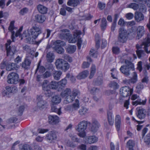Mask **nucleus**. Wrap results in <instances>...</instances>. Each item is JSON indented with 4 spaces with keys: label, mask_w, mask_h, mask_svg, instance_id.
Returning <instances> with one entry per match:
<instances>
[{
    "label": "nucleus",
    "mask_w": 150,
    "mask_h": 150,
    "mask_svg": "<svg viewBox=\"0 0 150 150\" xmlns=\"http://www.w3.org/2000/svg\"><path fill=\"white\" fill-rule=\"evenodd\" d=\"M22 29V27H21L16 33L15 36L16 37L19 36L21 40L25 38L26 42L29 43H33L38 35L41 33V28L35 26L24 31L22 35L21 33Z\"/></svg>",
    "instance_id": "1"
},
{
    "label": "nucleus",
    "mask_w": 150,
    "mask_h": 150,
    "mask_svg": "<svg viewBox=\"0 0 150 150\" xmlns=\"http://www.w3.org/2000/svg\"><path fill=\"white\" fill-rule=\"evenodd\" d=\"M91 124L90 122L85 120H82L80 122L76 127V130L79 133L78 135L82 138L85 137L86 135L85 130L87 129L88 124Z\"/></svg>",
    "instance_id": "2"
},
{
    "label": "nucleus",
    "mask_w": 150,
    "mask_h": 150,
    "mask_svg": "<svg viewBox=\"0 0 150 150\" xmlns=\"http://www.w3.org/2000/svg\"><path fill=\"white\" fill-rule=\"evenodd\" d=\"M125 62L126 65L121 66L120 69L121 72L125 75L129 76L130 74V70H134V65L131 62L127 59L125 60Z\"/></svg>",
    "instance_id": "3"
},
{
    "label": "nucleus",
    "mask_w": 150,
    "mask_h": 150,
    "mask_svg": "<svg viewBox=\"0 0 150 150\" xmlns=\"http://www.w3.org/2000/svg\"><path fill=\"white\" fill-rule=\"evenodd\" d=\"M81 31L76 30L74 32L73 38H69V42L71 43H75L78 41L77 45L79 49H80L82 43L81 39L80 37V35L81 34Z\"/></svg>",
    "instance_id": "4"
},
{
    "label": "nucleus",
    "mask_w": 150,
    "mask_h": 150,
    "mask_svg": "<svg viewBox=\"0 0 150 150\" xmlns=\"http://www.w3.org/2000/svg\"><path fill=\"white\" fill-rule=\"evenodd\" d=\"M55 65L58 69H61L64 71H66L69 67V64L62 59H57L55 62Z\"/></svg>",
    "instance_id": "5"
},
{
    "label": "nucleus",
    "mask_w": 150,
    "mask_h": 150,
    "mask_svg": "<svg viewBox=\"0 0 150 150\" xmlns=\"http://www.w3.org/2000/svg\"><path fill=\"white\" fill-rule=\"evenodd\" d=\"M127 8H131L134 10H139L143 13H145L146 11V7L145 4H140V5L137 3L134 2L131 3L127 5Z\"/></svg>",
    "instance_id": "6"
},
{
    "label": "nucleus",
    "mask_w": 150,
    "mask_h": 150,
    "mask_svg": "<svg viewBox=\"0 0 150 150\" xmlns=\"http://www.w3.org/2000/svg\"><path fill=\"white\" fill-rule=\"evenodd\" d=\"M80 94L79 91L77 90H74L72 91L71 94L66 97L64 101V103L67 104L73 101L76 97Z\"/></svg>",
    "instance_id": "7"
},
{
    "label": "nucleus",
    "mask_w": 150,
    "mask_h": 150,
    "mask_svg": "<svg viewBox=\"0 0 150 150\" xmlns=\"http://www.w3.org/2000/svg\"><path fill=\"white\" fill-rule=\"evenodd\" d=\"M19 81L18 75L14 72L9 74L7 76V82L10 84H17Z\"/></svg>",
    "instance_id": "8"
},
{
    "label": "nucleus",
    "mask_w": 150,
    "mask_h": 150,
    "mask_svg": "<svg viewBox=\"0 0 150 150\" xmlns=\"http://www.w3.org/2000/svg\"><path fill=\"white\" fill-rule=\"evenodd\" d=\"M128 33L127 31L123 28H120L119 30L118 39L119 41L124 42L127 40Z\"/></svg>",
    "instance_id": "9"
},
{
    "label": "nucleus",
    "mask_w": 150,
    "mask_h": 150,
    "mask_svg": "<svg viewBox=\"0 0 150 150\" xmlns=\"http://www.w3.org/2000/svg\"><path fill=\"white\" fill-rule=\"evenodd\" d=\"M57 132L54 131L49 132L46 135L45 139L46 140L50 143H53L57 139Z\"/></svg>",
    "instance_id": "10"
},
{
    "label": "nucleus",
    "mask_w": 150,
    "mask_h": 150,
    "mask_svg": "<svg viewBox=\"0 0 150 150\" xmlns=\"http://www.w3.org/2000/svg\"><path fill=\"white\" fill-rule=\"evenodd\" d=\"M133 91L132 88H131L127 86L122 87L120 90L121 96L124 97L130 96L132 93Z\"/></svg>",
    "instance_id": "11"
},
{
    "label": "nucleus",
    "mask_w": 150,
    "mask_h": 150,
    "mask_svg": "<svg viewBox=\"0 0 150 150\" xmlns=\"http://www.w3.org/2000/svg\"><path fill=\"white\" fill-rule=\"evenodd\" d=\"M11 42V40H8L7 41L6 44L7 51V56H12L13 55L16 51V47L14 46L12 47L9 45Z\"/></svg>",
    "instance_id": "12"
},
{
    "label": "nucleus",
    "mask_w": 150,
    "mask_h": 150,
    "mask_svg": "<svg viewBox=\"0 0 150 150\" xmlns=\"http://www.w3.org/2000/svg\"><path fill=\"white\" fill-rule=\"evenodd\" d=\"M65 43L60 40L56 41L54 43L55 46V49L56 52L59 54H62L64 52V50L61 46L65 45Z\"/></svg>",
    "instance_id": "13"
},
{
    "label": "nucleus",
    "mask_w": 150,
    "mask_h": 150,
    "mask_svg": "<svg viewBox=\"0 0 150 150\" xmlns=\"http://www.w3.org/2000/svg\"><path fill=\"white\" fill-rule=\"evenodd\" d=\"M17 91V89L16 86L10 87L8 86L6 87V90L3 91L2 95L4 96H9L11 93H14Z\"/></svg>",
    "instance_id": "14"
},
{
    "label": "nucleus",
    "mask_w": 150,
    "mask_h": 150,
    "mask_svg": "<svg viewBox=\"0 0 150 150\" xmlns=\"http://www.w3.org/2000/svg\"><path fill=\"white\" fill-rule=\"evenodd\" d=\"M37 106L40 109H43L46 106L47 103L46 101L43 100L42 96H37Z\"/></svg>",
    "instance_id": "15"
},
{
    "label": "nucleus",
    "mask_w": 150,
    "mask_h": 150,
    "mask_svg": "<svg viewBox=\"0 0 150 150\" xmlns=\"http://www.w3.org/2000/svg\"><path fill=\"white\" fill-rule=\"evenodd\" d=\"M59 37L61 39H68L69 40V38H73V37L71 36V34L69 33V30L67 29L61 30Z\"/></svg>",
    "instance_id": "16"
},
{
    "label": "nucleus",
    "mask_w": 150,
    "mask_h": 150,
    "mask_svg": "<svg viewBox=\"0 0 150 150\" xmlns=\"http://www.w3.org/2000/svg\"><path fill=\"white\" fill-rule=\"evenodd\" d=\"M100 126L99 123L96 119H93L92 121V125L90 127L89 129L93 133L96 132Z\"/></svg>",
    "instance_id": "17"
},
{
    "label": "nucleus",
    "mask_w": 150,
    "mask_h": 150,
    "mask_svg": "<svg viewBox=\"0 0 150 150\" xmlns=\"http://www.w3.org/2000/svg\"><path fill=\"white\" fill-rule=\"evenodd\" d=\"M141 48H143L147 53H150V39L148 38L143 42L141 46Z\"/></svg>",
    "instance_id": "18"
},
{
    "label": "nucleus",
    "mask_w": 150,
    "mask_h": 150,
    "mask_svg": "<svg viewBox=\"0 0 150 150\" xmlns=\"http://www.w3.org/2000/svg\"><path fill=\"white\" fill-rule=\"evenodd\" d=\"M140 11H136L135 13L134 18L137 22H139L143 21L144 19V16Z\"/></svg>",
    "instance_id": "19"
},
{
    "label": "nucleus",
    "mask_w": 150,
    "mask_h": 150,
    "mask_svg": "<svg viewBox=\"0 0 150 150\" xmlns=\"http://www.w3.org/2000/svg\"><path fill=\"white\" fill-rule=\"evenodd\" d=\"M121 119L120 115H117L115 118V125L116 129L117 131H119L121 126Z\"/></svg>",
    "instance_id": "20"
},
{
    "label": "nucleus",
    "mask_w": 150,
    "mask_h": 150,
    "mask_svg": "<svg viewBox=\"0 0 150 150\" xmlns=\"http://www.w3.org/2000/svg\"><path fill=\"white\" fill-rule=\"evenodd\" d=\"M48 119L49 122L53 125L57 124L59 122V117L56 115H50Z\"/></svg>",
    "instance_id": "21"
},
{
    "label": "nucleus",
    "mask_w": 150,
    "mask_h": 150,
    "mask_svg": "<svg viewBox=\"0 0 150 150\" xmlns=\"http://www.w3.org/2000/svg\"><path fill=\"white\" fill-rule=\"evenodd\" d=\"M84 0H68L67 4L70 6L73 7H76L79 5L81 2Z\"/></svg>",
    "instance_id": "22"
},
{
    "label": "nucleus",
    "mask_w": 150,
    "mask_h": 150,
    "mask_svg": "<svg viewBox=\"0 0 150 150\" xmlns=\"http://www.w3.org/2000/svg\"><path fill=\"white\" fill-rule=\"evenodd\" d=\"M42 90L44 91L48 92L49 94L50 91L49 83L48 80H44L42 83Z\"/></svg>",
    "instance_id": "23"
},
{
    "label": "nucleus",
    "mask_w": 150,
    "mask_h": 150,
    "mask_svg": "<svg viewBox=\"0 0 150 150\" xmlns=\"http://www.w3.org/2000/svg\"><path fill=\"white\" fill-rule=\"evenodd\" d=\"M86 142L91 144L94 143L98 141V138L95 136H88L86 137Z\"/></svg>",
    "instance_id": "24"
},
{
    "label": "nucleus",
    "mask_w": 150,
    "mask_h": 150,
    "mask_svg": "<svg viewBox=\"0 0 150 150\" xmlns=\"http://www.w3.org/2000/svg\"><path fill=\"white\" fill-rule=\"evenodd\" d=\"M145 32V29L143 26H139L138 27L137 29V37L139 39L142 36Z\"/></svg>",
    "instance_id": "25"
},
{
    "label": "nucleus",
    "mask_w": 150,
    "mask_h": 150,
    "mask_svg": "<svg viewBox=\"0 0 150 150\" xmlns=\"http://www.w3.org/2000/svg\"><path fill=\"white\" fill-rule=\"evenodd\" d=\"M131 99L132 100H135L137 99V100L136 101L132 102V104L133 105H136L137 104H142L141 99L139 98V96L136 94L132 95L131 97Z\"/></svg>",
    "instance_id": "26"
},
{
    "label": "nucleus",
    "mask_w": 150,
    "mask_h": 150,
    "mask_svg": "<svg viewBox=\"0 0 150 150\" xmlns=\"http://www.w3.org/2000/svg\"><path fill=\"white\" fill-rule=\"evenodd\" d=\"M15 21H12L10 23V25L8 27V30L11 31V38L12 40V41H14V32L13 31L14 29V23Z\"/></svg>",
    "instance_id": "27"
},
{
    "label": "nucleus",
    "mask_w": 150,
    "mask_h": 150,
    "mask_svg": "<svg viewBox=\"0 0 150 150\" xmlns=\"http://www.w3.org/2000/svg\"><path fill=\"white\" fill-rule=\"evenodd\" d=\"M51 75V73L48 71H46L44 72L40 76L38 75L37 77V80L38 81H40L41 78H46L49 77Z\"/></svg>",
    "instance_id": "28"
},
{
    "label": "nucleus",
    "mask_w": 150,
    "mask_h": 150,
    "mask_svg": "<svg viewBox=\"0 0 150 150\" xmlns=\"http://www.w3.org/2000/svg\"><path fill=\"white\" fill-rule=\"evenodd\" d=\"M61 99L59 96L56 95L53 96L51 102L53 105H56L59 103Z\"/></svg>",
    "instance_id": "29"
},
{
    "label": "nucleus",
    "mask_w": 150,
    "mask_h": 150,
    "mask_svg": "<svg viewBox=\"0 0 150 150\" xmlns=\"http://www.w3.org/2000/svg\"><path fill=\"white\" fill-rule=\"evenodd\" d=\"M88 74V71L87 70H85L79 73L77 76V78L79 79H84L87 77Z\"/></svg>",
    "instance_id": "30"
},
{
    "label": "nucleus",
    "mask_w": 150,
    "mask_h": 150,
    "mask_svg": "<svg viewBox=\"0 0 150 150\" xmlns=\"http://www.w3.org/2000/svg\"><path fill=\"white\" fill-rule=\"evenodd\" d=\"M88 112V109L86 107H82L79 110L78 112L80 115L83 116L86 115Z\"/></svg>",
    "instance_id": "31"
},
{
    "label": "nucleus",
    "mask_w": 150,
    "mask_h": 150,
    "mask_svg": "<svg viewBox=\"0 0 150 150\" xmlns=\"http://www.w3.org/2000/svg\"><path fill=\"white\" fill-rule=\"evenodd\" d=\"M145 115V110L144 109H142L138 110L137 116L139 118L143 119L144 118Z\"/></svg>",
    "instance_id": "32"
},
{
    "label": "nucleus",
    "mask_w": 150,
    "mask_h": 150,
    "mask_svg": "<svg viewBox=\"0 0 150 150\" xmlns=\"http://www.w3.org/2000/svg\"><path fill=\"white\" fill-rule=\"evenodd\" d=\"M35 18L38 22L42 23L45 21L46 18L43 15H37L35 16Z\"/></svg>",
    "instance_id": "33"
},
{
    "label": "nucleus",
    "mask_w": 150,
    "mask_h": 150,
    "mask_svg": "<svg viewBox=\"0 0 150 150\" xmlns=\"http://www.w3.org/2000/svg\"><path fill=\"white\" fill-rule=\"evenodd\" d=\"M38 9L39 12L42 14L46 13L47 11V9L46 7L40 4L38 6Z\"/></svg>",
    "instance_id": "34"
},
{
    "label": "nucleus",
    "mask_w": 150,
    "mask_h": 150,
    "mask_svg": "<svg viewBox=\"0 0 150 150\" xmlns=\"http://www.w3.org/2000/svg\"><path fill=\"white\" fill-rule=\"evenodd\" d=\"M67 83V80L65 78L62 79L60 81L58 82V87L62 89L65 86Z\"/></svg>",
    "instance_id": "35"
},
{
    "label": "nucleus",
    "mask_w": 150,
    "mask_h": 150,
    "mask_svg": "<svg viewBox=\"0 0 150 150\" xmlns=\"http://www.w3.org/2000/svg\"><path fill=\"white\" fill-rule=\"evenodd\" d=\"M76 50V46L73 45H69L66 48L67 52L70 54L74 53Z\"/></svg>",
    "instance_id": "36"
},
{
    "label": "nucleus",
    "mask_w": 150,
    "mask_h": 150,
    "mask_svg": "<svg viewBox=\"0 0 150 150\" xmlns=\"http://www.w3.org/2000/svg\"><path fill=\"white\" fill-rule=\"evenodd\" d=\"M107 117L109 124L111 125H112L114 122V116L112 113L110 112L108 113Z\"/></svg>",
    "instance_id": "37"
},
{
    "label": "nucleus",
    "mask_w": 150,
    "mask_h": 150,
    "mask_svg": "<svg viewBox=\"0 0 150 150\" xmlns=\"http://www.w3.org/2000/svg\"><path fill=\"white\" fill-rule=\"evenodd\" d=\"M71 90L70 88H67L61 93V96L62 97H64L71 94Z\"/></svg>",
    "instance_id": "38"
},
{
    "label": "nucleus",
    "mask_w": 150,
    "mask_h": 150,
    "mask_svg": "<svg viewBox=\"0 0 150 150\" xmlns=\"http://www.w3.org/2000/svg\"><path fill=\"white\" fill-rule=\"evenodd\" d=\"M50 90L52 89L56 90L58 87V82L54 81H52L49 83Z\"/></svg>",
    "instance_id": "39"
},
{
    "label": "nucleus",
    "mask_w": 150,
    "mask_h": 150,
    "mask_svg": "<svg viewBox=\"0 0 150 150\" xmlns=\"http://www.w3.org/2000/svg\"><path fill=\"white\" fill-rule=\"evenodd\" d=\"M135 146L134 141L130 140L127 143V146L129 150H134L133 148Z\"/></svg>",
    "instance_id": "40"
},
{
    "label": "nucleus",
    "mask_w": 150,
    "mask_h": 150,
    "mask_svg": "<svg viewBox=\"0 0 150 150\" xmlns=\"http://www.w3.org/2000/svg\"><path fill=\"white\" fill-rule=\"evenodd\" d=\"M31 62L27 58H26L24 61L22 62L21 65L22 67L25 69H27L30 66Z\"/></svg>",
    "instance_id": "41"
},
{
    "label": "nucleus",
    "mask_w": 150,
    "mask_h": 150,
    "mask_svg": "<svg viewBox=\"0 0 150 150\" xmlns=\"http://www.w3.org/2000/svg\"><path fill=\"white\" fill-rule=\"evenodd\" d=\"M46 57L48 62H53L54 59V56L53 53L50 52L47 54Z\"/></svg>",
    "instance_id": "42"
},
{
    "label": "nucleus",
    "mask_w": 150,
    "mask_h": 150,
    "mask_svg": "<svg viewBox=\"0 0 150 150\" xmlns=\"http://www.w3.org/2000/svg\"><path fill=\"white\" fill-rule=\"evenodd\" d=\"M16 64L13 63H8L6 66V70L8 71H10L16 69Z\"/></svg>",
    "instance_id": "43"
},
{
    "label": "nucleus",
    "mask_w": 150,
    "mask_h": 150,
    "mask_svg": "<svg viewBox=\"0 0 150 150\" xmlns=\"http://www.w3.org/2000/svg\"><path fill=\"white\" fill-rule=\"evenodd\" d=\"M62 74L61 71H54L53 75L54 79L55 80H58L60 79Z\"/></svg>",
    "instance_id": "44"
},
{
    "label": "nucleus",
    "mask_w": 150,
    "mask_h": 150,
    "mask_svg": "<svg viewBox=\"0 0 150 150\" xmlns=\"http://www.w3.org/2000/svg\"><path fill=\"white\" fill-rule=\"evenodd\" d=\"M45 69L44 67L40 65V62H39L37 66V68L35 71V73L38 72L40 74H42L45 71Z\"/></svg>",
    "instance_id": "45"
},
{
    "label": "nucleus",
    "mask_w": 150,
    "mask_h": 150,
    "mask_svg": "<svg viewBox=\"0 0 150 150\" xmlns=\"http://www.w3.org/2000/svg\"><path fill=\"white\" fill-rule=\"evenodd\" d=\"M71 105L73 110H75L79 109L80 107V103L79 100L76 99L75 102Z\"/></svg>",
    "instance_id": "46"
},
{
    "label": "nucleus",
    "mask_w": 150,
    "mask_h": 150,
    "mask_svg": "<svg viewBox=\"0 0 150 150\" xmlns=\"http://www.w3.org/2000/svg\"><path fill=\"white\" fill-rule=\"evenodd\" d=\"M109 85L110 87L113 89H117L119 88V85L117 83L114 81L111 82Z\"/></svg>",
    "instance_id": "47"
},
{
    "label": "nucleus",
    "mask_w": 150,
    "mask_h": 150,
    "mask_svg": "<svg viewBox=\"0 0 150 150\" xmlns=\"http://www.w3.org/2000/svg\"><path fill=\"white\" fill-rule=\"evenodd\" d=\"M137 81V75L136 72L133 73L132 78L129 80V82L132 83H135Z\"/></svg>",
    "instance_id": "48"
},
{
    "label": "nucleus",
    "mask_w": 150,
    "mask_h": 150,
    "mask_svg": "<svg viewBox=\"0 0 150 150\" xmlns=\"http://www.w3.org/2000/svg\"><path fill=\"white\" fill-rule=\"evenodd\" d=\"M107 26V21L106 18H103L101 20L100 27L102 30L105 29Z\"/></svg>",
    "instance_id": "49"
},
{
    "label": "nucleus",
    "mask_w": 150,
    "mask_h": 150,
    "mask_svg": "<svg viewBox=\"0 0 150 150\" xmlns=\"http://www.w3.org/2000/svg\"><path fill=\"white\" fill-rule=\"evenodd\" d=\"M61 109V108H57L56 106L53 105L51 107V110L52 111L57 113L59 115H60L62 113Z\"/></svg>",
    "instance_id": "50"
},
{
    "label": "nucleus",
    "mask_w": 150,
    "mask_h": 150,
    "mask_svg": "<svg viewBox=\"0 0 150 150\" xmlns=\"http://www.w3.org/2000/svg\"><path fill=\"white\" fill-rule=\"evenodd\" d=\"M132 1L135 3L140 4V5L142 4H146L149 7H150V4H148L147 3V0H132Z\"/></svg>",
    "instance_id": "51"
},
{
    "label": "nucleus",
    "mask_w": 150,
    "mask_h": 150,
    "mask_svg": "<svg viewBox=\"0 0 150 150\" xmlns=\"http://www.w3.org/2000/svg\"><path fill=\"white\" fill-rule=\"evenodd\" d=\"M96 67L94 65H93L91 68L90 74L89 76L90 79L92 78L96 72Z\"/></svg>",
    "instance_id": "52"
},
{
    "label": "nucleus",
    "mask_w": 150,
    "mask_h": 150,
    "mask_svg": "<svg viewBox=\"0 0 150 150\" xmlns=\"http://www.w3.org/2000/svg\"><path fill=\"white\" fill-rule=\"evenodd\" d=\"M111 70L112 71L111 73L112 77L114 79H117L118 74V72L117 70L115 69H112Z\"/></svg>",
    "instance_id": "53"
},
{
    "label": "nucleus",
    "mask_w": 150,
    "mask_h": 150,
    "mask_svg": "<svg viewBox=\"0 0 150 150\" xmlns=\"http://www.w3.org/2000/svg\"><path fill=\"white\" fill-rule=\"evenodd\" d=\"M90 54L93 57H97L98 53L96 50L93 49H91L90 52Z\"/></svg>",
    "instance_id": "54"
},
{
    "label": "nucleus",
    "mask_w": 150,
    "mask_h": 150,
    "mask_svg": "<svg viewBox=\"0 0 150 150\" xmlns=\"http://www.w3.org/2000/svg\"><path fill=\"white\" fill-rule=\"evenodd\" d=\"M137 53L138 56V57L139 58L142 57H143L145 53V52L142 50H139L137 51Z\"/></svg>",
    "instance_id": "55"
},
{
    "label": "nucleus",
    "mask_w": 150,
    "mask_h": 150,
    "mask_svg": "<svg viewBox=\"0 0 150 150\" xmlns=\"http://www.w3.org/2000/svg\"><path fill=\"white\" fill-rule=\"evenodd\" d=\"M88 90L90 93L93 94H95L98 93L99 91V89L93 87L91 88H88Z\"/></svg>",
    "instance_id": "56"
},
{
    "label": "nucleus",
    "mask_w": 150,
    "mask_h": 150,
    "mask_svg": "<svg viewBox=\"0 0 150 150\" xmlns=\"http://www.w3.org/2000/svg\"><path fill=\"white\" fill-rule=\"evenodd\" d=\"M96 39V47L97 49L99 48L100 45V40L99 39L98 35L96 34L95 36Z\"/></svg>",
    "instance_id": "57"
},
{
    "label": "nucleus",
    "mask_w": 150,
    "mask_h": 150,
    "mask_svg": "<svg viewBox=\"0 0 150 150\" xmlns=\"http://www.w3.org/2000/svg\"><path fill=\"white\" fill-rule=\"evenodd\" d=\"M21 150H33V149L30 145L25 144L23 146Z\"/></svg>",
    "instance_id": "58"
},
{
    "label": "nucleus",
    "mask_w": 150,
    "mask_h": 150,
    "mask_svg": "<svg viewBox=\"0 0 150 150\" xmlns=\"http://www.w3.org/2000/svg\"><path fill=\"white\" fill-rule=\"evenodd\" d=\"M67 146L72 147L74 148L76 147V144L72 142H71L70 141H68L67 142Z\"/></svg>",
    "instance_id": "59"
},
{
    "label": "nucleus",
    "mask_w": 150,
    "mask_h": 150,
    "mask_svg": "<svg viewBox=\"0 0 150 150\" xmlns=\"http://www.w3.org/2000/svg\"><path fill=\"white\" fill-rule=\"evenodd\" d=\"M28 9L27 8H24L21 9L19 13L20 15H23L28 12Z\"/></svg>",
    "instance_id": "60"
},
{
    "label": "nucleus",
    "mask_w": 150,
    "mask_h": 150,
    "mask_svg": "<svg viewBox=\"0 0 150 150\" xmlns=\"http://www.w3.org/2000/svg\"><path fill=\"white\" fill-rule=\"evenodd\" d=\"M49 131L47 129H45L42 128H39L37 130L38 132L39 133L44 134L46 133Z\"/></svg>",
    "instance_id": "61"
},
{
    "label": "nucleus",
    "mask_w": 150,
    "mask_h": 150,
    "mask_svg": "<svg viewBox=\"0 0 150 150\" xmlns=\"http://www.w3.org/2000/svg\"><path fill=\"white\" fill-rule=\"evenodd\" d=\"M24 50L26 51L28 53H31V49L30 47L27 45H23L22 46Z\"/></svg>",
    "instance_id": "62"
},
{
    "label": "nucleus",
    "mask_w": 150,
    "mask_h": 150,
    "mask_svg": "<svg viewBox=\"0 0 150 150\" xmlns=\"http://www.w3.org/2000/svg\"><path fill=\"white\" fill-rule=\"evenodd\" d=\"M70 137L72 141L76 142H79V139L76 137L75 135L74 134H71L70 135Z\"/></svg>",
    "instance_id": "63"
},
{
    "label": "nucleus",
    "mask_w": 150,
    "mask_h": 150,
    "mask_svg": "<svg viewBox=\"0 0 150 150\" xmlns=\"http://www.w3.org/2000/svg\"><path fill=\"white\" fill-rule=\"evenodd\" d=\"M144 86L142 83H138L136 87L137 91H140L141 90L143 89Z\"/></svg>",
    "instance_id": "64"
}]
</instances>
